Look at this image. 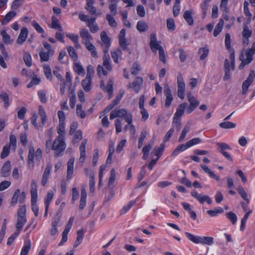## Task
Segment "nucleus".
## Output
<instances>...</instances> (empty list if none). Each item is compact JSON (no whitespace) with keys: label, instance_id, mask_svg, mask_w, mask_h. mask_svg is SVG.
<instances>
[{"label":"nucleus","instance_id":"obj_64","mask_svg":"<svg viewBox=\"0 0 255 255\" xmlns=\"http://www.w3.org/2000/svg\"><path fill=\"white\" fill-rule=\"evenodd\" d=\"M9 146H8L7 144L3 146L2 148V151L0 154V157L2 159H4L6 158L9 153V149H10Z\"/></svg>","mask_w":255,"mask_h":255},{"label":"nucleus","instance_id":"obj_62","mask_svg":"<svg viewBox=\"0 0 255 255\" xmlns=\"http://www.w3.org/2000/svg\"><path fill=\"white\" fill-rule=\"evenodd\" d=\"M164 148L163 144H161L159 147H155L154 150H155V155L157 156V158L159 159L161 155Z\"/></svg>","mask_w":255,"mask_h":255},{"label":"nucleus","instance_id":"obj_61","mask_svg":"<svg viewBox=\"0 0 255 255\" xmlns=\"http://www.w3.org/2000/svg\"><path fill=\"white\" fill-rule=\"evenodd\" d=\"M83 138L82 131L81 130H77L74 134L73 142L74 143L78 142Z\"/></svg>","mask_w":255,"mask_h":255},{"label":"nucleus","instance_id":"obj_46","mask_svg":"<svg viewBox=\"0 0 255 255\" xmlns=\"http://www.w3.org/2000/svg\"><path fill=\"white\" fill-rule=\"evenodd\" d=\"M224 210L221 207H218L215 210H210L207 211V213L211 217L217 216L219 214L223 213Z\"/></svg>","mask_w":255,"mask_h":255},{"label":"nucleus","instance_id":"obj_42","mask_svg":"<svg viewBox=\"0 0 255 255\" xmlns=\"http://www.w3.org/2000/svg\"><path fill=\"white\" fill-rule=\"evenodd\" d=\"M209 49L207 47L200 48L198 50V53L200 54V59L204 60L209 54Z\"/></svg>","mask_w":255,"mask_h":255},{"label":"nucleus","instance_id":"obj_20","mask_svg":"<svg viewBox=\"0 0 255 255\" xmlns=\"http://www.w3.org/2000/svg\"><path fill=\"white\" fill-rule=\"evenodd\" d=\"M225 75L223 78L224 80H228L231 78V70H232L231 65L228 59H226L224 62Z\"/></svg>","mask_w":255,"mask_h":255},{"label":"nucleus","instance_id":"obj_57","mask_svg":"<svg viewBox=\"0 0 255 255\" xmlns=\"http://www.w3.org/2000/svg\"><path fill=\"white\" fill-rule=\"evenodd\" d=\"M74 71L79 75H84L85 74V70L82 66L79 63L75 64L74 67Z\"/></svg>","mask_w":255,"mask_h":255},{"label":"nucleus","instance_id":"obj_39","mask_svg":"<svg viewBox=\"0 0 255 255\" xmlns=\"http://www.w3.org/2000/svg\"><path fill=\"white\" fill-rule=\"evenodd\" d=\"M189 147L187 145V143L185 144H182L178 145L173 151L172 153V156H176L180 151H183L186 149L188 148Z\"/></svg>","mask_w":255,"mask_h":255},{"label":"nucleus","instance_id":"obj_56","mask_svg":"<svg viewBox=\"0 0 255 255\" xmlns=\"http://www.w3.org/2000/svg\"><path fill=\"white\" fill-rule=\"evenodd\" d=\"M23 60L28 67L32 65V59L31 55L28 52H24L23 55Z\"/></svg>","mask_w":255,"mask_h":255},{"label":"nucleus","instance_id":"obj_5","mask_svg":"<svg viewBox=\"0 0 255 255\" xmlns=\"http://www.w3.org/2000/svg\"><path fill=\"white\" fill-rule=\"evenodd\" d=\"M65 148L66 144L63 138H61V136H58L54 140L52 146V149L55 152V156L56 157L60 156Z\"/></svg>","mask_w":255,"mask_h":255},{"label":"nucleus","instance_id":"obj_6","mask_svg":"<svg viewBox=\"0 0 255 255\" xmlns=\"http://www.w3.org/2000/svg\"><path fill=\"white\" fill-rule=\"evenodd\" d=\"M101 42H99L103 47V52L105 54L108 52L109 49L111 46V39L107 35V32L105 31L101 33Z\"/></svg>","mask_w":255,"mask_h":255},{"label":"nucleus","instance_id":"obj_18","mask_svg":"<svg viewBox=\"0 0 255 255\" xmlns=\"http://www.w3.org/2000/svg\"><path fill=\"white\" fill-rule=\"evenodd\" d=\"M87 143V140L84 139L80 146V157L79 158V161L83 163L85 160L86 158V145Z\"/></svg>","mask_w":255,"mask_h":255},{"label":"nucleus","instance_id":"obj_60","mask_svg":"<svg viewBox=\"0 0 255 255\" xmlns=\"http://www.w3.org/2000/svg\"><path fill=\"white\" fill-rule=\"evenodd\" d=\"M238 192L241 195V196L247 202L248 204L250 202L249 199L248 198L247 193L242 186H240L238 189Z\"/></svg>","mask_w":255,"mask_h":255},{"label":"nucleus","instance_id":"obj_35","mask_svg":"<svg viewBox=\"0 0 255 255\" xmlns=\"http://www.w3.org/2000/svg\"><path fill=\"white\" fill-rule=\"evenodd\" d=\"M85 45L87 50L91 52V54L93 57L97 58L98 57L96 48L95 46L91 42L88 43Z\"/></svg>","mask_w":255,"mask_h":255},{"label":"nucleus","instance_id":"obj_24","mask_svg":"<svg viewBox=\"0 0 255 255\" xmlns=\"http://www.w3.org/2000/svg\"><path fill=\"white\" fill-rule=\"evenodd\" d=\"M51 19L52 23L50 27L53 29H58L60 31H63L62 27L59 20L55 16H52Z\"/></svg>","mask_w":255,"mask_h":255},{"label":"nucleus","instance_id":"obj_2","mask_svg":"<svg viewBox=\"0 0 255 255\" xmlns=\"http://www.w3.org/2000/svg\"><path fill=\"white\" fill-rule=\"evenodd\" d=\"M185 234L188 240L195 244H202L211 246L214 243L213 237L195 236L188 232H185Z\"/></svg>","mask_w":255,"mask_h":255},{"label":"nucleus","instance_id":"obj_14","mask_svg":"<svg viewBox=\"0 0 255 255\" xmlns=\"http://www.w3.org/2000/svg\"><path fill=\"white\" fill-rule=\"evenodd\" d=\"M80 35L82 39V43L85 45L91 42L93 40L92 36L89 33L86 28L81 29L80 31Z\"/></svg>","mask_w":255,"mask_h":255},{"label":"nucleus","instance_id":"obj_49","mask_svg":"<svg viewBox=\"0 0 255 255\" xmlns=\"http://www.w3.org/2000/svg\"><path fill=\"white\" fill-rule=\"evenodd\" d=\"M76 114L78 117L82 119L85 118L86 113L85 111L83 110L82 105L78 104L77 105Z\"/></svg>","mask_w":255,"mask_h":255},{"label":"nucleus","instance_id":"obj_38","mask_svg":"<svg viewBox=\"0 0 255 255\" xmlns=\"http://www.w3.org/2000/svg\"><path fill=\"white\" fill-rule=\"evenodd\" d=\"M178 90H185V84L182 75L180 73L177 75Z\"/></svg>","mask_w":255,"mask_h":255},{"label":"nucleus","instance_id":"obj_52","mask_svg":"<svg viewBox=\"0 0 255 255\" xmlns=\"http://www.w3.org/2000/svg\"><path fill=\"white\" fill-rule=\"evenodd\" d=\"M37 199H31L32 210L36 217H37L39 214V207L36 204Z\"/></svg>","mask_w":255,"mask_h":255},{"label":"nucleus","instance_id":"obj_13","mask_svg":"<svg viewBox=\"0 0 255 255\" xmlns=\"http://www.w3.org/2000/svg\"><path fill=\"white\" fill-rule=\"evenodd\" d=\"M255 78V73L254 71H251L247 79L245 80L242 85V94L246 95L248 91V89L253 81V79Z\"/></svg>","mask_w":255,"mask_h":255},{"label":"nucleus","instance_id":"obj_40","mask_svg":"<svg viewBox=\"0 0 255 255\" xmlns=\"http://www.w3.org/2000/svg\"><path fill=\"white\" fill-rule=\"evenodd\" d=\"M122 52L120 49H117L114 51L111 52L112 57L114 61L116 63H118V59L122 57Z\"/></svg>","mask_w":255,"mask_h":255},{"label":"nucleus","instance_id":"obj_27","mask_svg":"<svg viewBox=\"0 0 255 255\" xmlns=\"http://www.w3.org/2000/svg\"><path fill=\"white\" fill-rule=\"evenodd\" d=\"M16 15V12L14 11H9L3 18L1 24L5 25L8 23Z\"/></svg>","mask_w":255,"mask_h":255},{"label":"nucleus","instance_id":"obj_41","mask_svg":"<svg viewBox=\"0 0 255 255\" xmlns=\"http://www.w3.org/2000/svg\"><path fill=\"white\" fill-rule=\"evenodd\" d=\"M89 186H90V191L91 193H94L95 192V176L93 172H91L89 174Z\"/></svg>","mask_w":255,"mask_h":255},{"label":"nucleus","instance_id":"obj_3","mask_svg":"<svg viewBox=\"0 0 255 255\" xmlns=\"http://www.w3.org/2000/svg\"><path fill=\"white\" fill-rule=\"evenodd\" d=\"M254 54H255V42L253 43L251 48L246 50L245 52L246 58H244L243 55L240 56V60L242 62L239 66V69L242 70L246 65L250 64L253 61Z\"/></svg>","mask_w":255,"mask_h":255},{"label":"nucleus","instance_id":"obj_17","mask_svg":"<svg viewBox=\"0 0 255 255\" xmlns=\"http://www.w3.org/2000/svg\"><path fill=\"white\" fill-rule=\"evenodd\" d=\"M74 162V158H71L68 161L67 171V178L68 180L71 179L73 176Z\"/></svg>","mask_w":255,"mask_h":255},{"label":"nucleus","instance_id":"obj_22","mask_svg":"<svg viewBox=\"0 0 255 255\" xmlns=\"http://www.w3.org/2000/svg\"><path fill=\"white\" fill-rule=\"evenodd\" d=\"M187 106L188 104L187 103H184L179 105L174 115L173 118L180 119V118L183 115L185 110L187 108Z\"/></svg>","mask_w":255,"mask_h":255},{"label":"nucleus","instance_id":"obj_51","mask_svg":"<svg viewBox=\"0 0 255 255\" xmlns=\"http://www.w3.org/2000/svg\"><path fill=\"white\" fill-rule=\"evenodd\" d=\"M227 218L231 222L233 225H235L237 221V215L232 212H229L226 214Z\"/></svg>","mask_w":255,"mask_h":255},{"label":"nucleus","instance_id":"obj_63","mask_svg":"<svg viewBox=\"0 0 255 255\" xmlns=\"http://www.w3.org/2000/svg\"><path fill=\"white\" fill-rule=\"evenodd\" d=\"M118 2L111 3L109 7L111 13V15L115 16L117 14V5Z\"/></svg>","mask_w":255,"mask_h":255},{"label":"nucleus","instance_id":"obj_32","mask_svg":"<svg viewBox=\"0 0 255 255\" xmlns=\"http://www.w3.org/2000/svg\"><path fill=\"white\" fill-rule=\"evenodd\" d=\"M224 22L223 19L221 18L218 24L215 27V28L214 30V36L215 37L217 36L219 33L222 31L223 26H224Z\"/></svg>","mask_w":255,"mask_h":255},{"label":"nucleus","instance_id":"obj_55","mask_svg":"<svg viewBox=\"0 0 255 255\" xmlns=\"http://www.w3.org/2000/svg\"><path fill=\"white\" fill-rule=\"evenodd\" d=\"M106 19L108 20L109 24L111 26L115 27L117 26V22H116L113 15L110 14H107L106 15Z\"/></svg>","mask_w":255,"mask_h":255},{"label":"nucleus","instance_id":"obj_48","mask_svg":"<svg viewBox=\"0 0 255 255\" xmlns=\"http://www.w3.org/2000/svg\"><path fill=\"white\" fill-rule=\"evenodd\" d=\"M57 132L59 134L58 136H61V138H63L65 134V123H59Z\"/></svg>","mask_w":255,"mask_h":255},{"label":"nucleus","instance_id":"obj_11","mask_svg":"<svg viewBox=\"0 0 255 255\" xmlns=\"http://www.w3.org/2000/svg\"><path fill=\"white\" fill-rule=\"evenodd\" d=\"M217 145L218 147L219 151L228 160L230 161L233 160L231 156L226 151V150H231V148L230 146L226 143L218 142Z\"/></svg>","mask_w":255,"mask_h":255},{"label":"nucleus","instance_id":"obj_1","mask_svg":"<svg viewBox=\"0 0 255 255\" xmlns=\"http://www.w3.org/2000/svg\"><path fill=\"white\" fill-rule=\"evenodd\" d=\"M103 66L99 65L97 68V74L100 76L102 74L107 76L109 72L113 70L111 63L110 57L108 54H105L103 57Z\"/></svg>","mask_w":255,"mask_h":255},{"label":"nucleus","instance_id":"obj_59","mask_svg":"<svg viewBox=\"0 0 255 255\" xmlns=\"http://www.w3.org/2000/svg\"><path fill=\"white\" fill-rule=\"evenodd\" d=\"M44 74L46 78L49 80H51L52 78L51 70L50 66L47 65H44L43 66Z\"/></svg>","mask_w":255,"mask_h":255},{"label":"nucleus","instance_id":"obj_43","mask_svg":"<svg viewBox=\"0 0 255 255\" xmlns=\"http://www.w3.org/2000/svg\"><path fill=\"white\" fill-rule=\"evenodd\" d=\"M252 210H249L241 220V224L240 226L241 231H243L245 230L246 222L249 218V215L252 213Z\"/></svg>","mask_w":255,"mask_h":255},{"label":"nucleus","instance_id":"obj_58","mask_svg":"<svg viewBox=\"0 0 255 255\" xmlns=\"http://www.w3.org/2000/svg\"><path fill=\"white\" fill-rule=\"evenodd\" d=\"M242 35L243 38H250L252 35V31L250 30L249 27L245 25L242 31Z\"/></svg>","mask_w":255,"mask_h":255},{"label":"nucleus","instance_id":"obj_12","mask_svg":"<svg viewBox=\"0 0 255 255\" xmlns=\"http://www.w3.org/2000/svg\"><path fill=\"white\" fill-rule=\"evenodd\" d=\"M116 113L117 117L124 118L125 121L129 125L131 124L132 122V115L131 114H128L127 110L124 109L114 110Z\"/></svg>","mask_w":255,"mask_h":255},{"label":"nucleus","instance_id":"obj_16","mask_svg":"<svg viewBox=\"0 0 255 255\" xmlns=\"http://www.w3.org/2000/svg\"><path fill=\"white\" fill-rule=\"evenodd\" d=\"M28 34V30L26 27H22L16 40L18 44H22L26 40Z\"/></svg>","mask_w":255,"mask_h":255},{"label":"nucleus","instance_id":"obj_30","mask_svg":"<svg viewBox=\"0 0 255 255\" xmlns=\"http://www.w3.org/2000/svg\"><path fill=\"white\" fill-rule=\"evenodd\" d=\"M91 84H92V78H90L88 77H86L82 81V85L84 89V90L86 92H89L90 91L91 88Z\"/></svg>","mask_w":255,"mask_h":255},{"label":"nucleus","instance_id":"obj_28","mask_svg":"<svg viewBox=\"0 0 255 255\" xmlns=\"http://www.w3.org/2000/svg\"><path fill=\"white\" fill-rule=\"evenodd\" d=\"M31 243L30 240H27L24 242V245L22 247L20 255H27L30 249Z\"/></svg>","mask_w":255,"mask_h":255},{"label":"nucleus","instance_id":"obj_21","mask_svg":"<svg viewBox=\"0 0 255 255\" xmlns=\"http://www.w3.org/2000/svg\"><path fill=\"white\" fill-rule=\"evenodd\" d=\"M81 194L79 209L82 210L86 206L87 201V192L85 188H82Z\"/></svg>","mask_w":255,"mask_h":255},{"label":"nucleus","instance_id":"obj_44","mask_svg":"<svg viewBox=\"0 0 255 255\" xmlns=\"http://www.w3.org/2000/svg\"><path fill=\"white\" fill-rule=\"evenodd\" d=\"M67 49L70 57L74 61H76L78 59V55L75 49L72 46H67Z\"/></svg>","mask_w":255,"mask_h":255},{"label":"nucleus","instance_id":"obj_26","mask_svg":"<svg viewBox=\"0 0 255 255\" xmlns=\"http://www.w3.org/2000/svg\"><path fill=\"white\" fill-rule=\"evenodd\" d=\"M37 185L35 180H32L31 183L30 194L31 199H37Z\"/></svg>","mask_w":255,"mask_h":255},{"label":"nucleus","instance_id":"obj_36","mask_svg":"<svg viewBox=\"0 0 255 255\" xmlns=\"http://www.w3.org/2000/svg\"><path fill=\"white\" fill-rule=\"evenodd\" d=\"M183 16L189 25H192L194 24V20L190 11L188 10H186L184 13Z\"/></svg>","mask_w":255,"mask_h":255},{"label":"nucleus","instance_id":"obj_4","mask_svg":"<svg viewBox=\"0 0 255 255\" xmlns=\"http://www.w3.org/2000/svg\"><path fill=\"white\" fill-rule=\"evenodd\" d=\"M42 150L38 148L35 152L33 146H30L29 147V151L28 155V164L29 167L34 166V158L35 157L36 160L40 161L42 158Z\"/></svg>","mask_w":255,"mask_h":255},{"label":"nucleus","instance_id":"obj_54","mask_svg":"<svg viewBox=\"0 0 255 255\" xmlns=\"http://www.w3.org/2000/svg\"><path fill=\"white\" fill-rule=\"evenodd\" d=\"M8 146H9L13 150H15L16 146V136L12 134L9 136V143Z\"/></svg>","mask_w":255,"mask_h":255},{"label":"nucleus","instance_id":"obj_53","mask_svg":"<svg viewBox=\"0 0 255 255\" xmlns=\"http://www.w3.org/2000/svg\"><path fill=\"white\" fill-rule=\"evenodd\" d=\"M39 54L42 62L49 61L50 56L52 55L49 53L48 52H46L42 51H40Z\"/></svg>","mask_w":255,"mask_h":255},{"label":"nucleus","instance_id":"obj_37","mask_svg":"<svg viewBox=\"0 0 255 255\" xmlns=\"http://www.w3.org/2000/svg\"><path fill=\"white\" fill-rule=\"evenodd\" d=\"M0 35L2 36L3 41L6 44H10L13 40L10 38V36L7 33L5 30H3L0 32Z\"/></svg>","mask_w":255,"mask_h":255},{"label":"nucleus","instance_id":"obj_7","mask_svg":"<svg viewBox=\"0 0 255 255\" xmlns=\"http://www.w3.org/2000/svg\"><path fill=\"white\" fill-rule=\"evenodd\" d=\"M25 199V194L24 192L20 193V190L17 189L14 192L11 200V205L14 206L18 200L19 203H22Z\"/></svg>","mask_w":255,"mask_h":255},{"label":"nucleus","instance_id":"obj_29","mask_svg":"<svg viewBox=\"0 0 255 255\" xmlns=\"http://www.w3.org/2000/svg\"><path fill=\"white\" fill-rule=\"evenodd\" d=\"M137 30L140 32L146 31L148 29V26L144 20L138 21L136 25Z\"/></svg>","mask_w":255,"mask_h":255},{"label":"nucleus","instance_id":"obj_9","mask_svg":"<svg viewBox=\"0 0 255 255\" xmlns=\"http://www.w3.org/2000/svg\"><path fill=\"white\" fill-rule=\"evenodd\" d=\"M191 194L202 204H204L205 202L208 204H211L212 202L211 198L209 196L199 194L196 190L192 191Z\"/></svg>","mask_w":255,"mask_h":255},{"label":"nucleus","instance_id":"obj_47","mask_svg":"<svg viewBox=\"0 0 255 255\" xmlns=\"http://www.w3.org/2000/svg\"><path fill=\"white\" fill-rule=\"evenodd\" d=\"M147 134V132L146 131V130H144V129L142 130V131H141V134L140 135V137H139V138L138 141V148H140L142 147V146L143 145V141L146 137Z\"/></svg>","mask_w":255,"mask_h":255},{"label":"nucleus","instance_id":"obj_45","mask_svg":"<svg viewBox=\"0 0 255 255\" xmlns=\"http://www.w3.org/2000/svg\"><path fill=\"white\" fill-rule=\"evenodd\" d=\"M39 114L41 117L42 125L43 126L47 120V116L44 108L41 106H39Z\"/></svg>","mask_w":255,"mask_h":255},{"label":"nucleus","instance_id":"obj_31","mask_svg":"<svg viewBox=\"0 0 255 255\" xmlns=\"http://www.w3.org/2000/svg\"><path fill=\"white\" fill-rule=\"evenodd\" d=\"M200 166L202 169L204 171V172L208 173L211 177L216 180L217 181H220V177L217 175H216L213 171H212L207 165H201Z\"/></svg>","mask_w":255,"mask_h":255},{"label":"nucleus","instance_id":"obj_25","mask_svg":"<svg viewBox=\"0 0 255 255\" xmlns=\"http://www.w3.org/2000/svg\"><path fill=\"white\" fill-rule=\"evenodd\" d=\"M27 220L26 217H17V222L16 224V228L17 233L19 234L23 227L26 223Z\"/></svg>","mask_w":255,"mask_h":255},{"label":"nucleus","instance_id":"obj_10","mask_svg":"<svg viewBox=\"0 0 255 255\" xmlns=\"http://www.w3.org/2000/svg\"><path fill=\"white\" fill-rule=\"evenodd\" d=\"M149 46L153 52H156L157 50L160 51V49H163L162 46L160 45V42L157 41L155 34H151L150 35Z\"/></svg>","mask_w":255,"mask_h":255},{"label":"nucleus","instance_id":"obj_23","mask_svg":"<svg viewBox=\"0 0 255 255\" xmlns=\"http://www.w3.org/2000/svg\"><path fill=\"white\" fill-rule=\"evenodd\" d=\"M95 2V0H87L86 6L85 8L92 15H96L97 9L93 6Z\"/></svg>","mask_w":255,"mask_h":255},{"label":"nucleus","instance_id":"obj_33","mask_svg":"<svg viewBox=\"0 0 255 255\" xmlns=\"http://www.w3.org/2000/svg\"><path fill=\"white\" fill-rule=\"evenodd\" d=\"M103 90L107 92L109 94V99H111L113 94V82L112 80H110L108 85L104 87Z\"/></svg>","mask_w":255,"mask_h":255},{"label":"nucleus","instance_id":"obj_15","mask_svg":"<svg viewBox=\"0 0 255 255\" xmlns=\"http://www.w3.org/2000/svg\"><path fill=\"white\" fill-rule=\"evenodd\" d=\"M52 168V166L50 163L47 164L46 167L44 171L41 180V184L43 186H45L47 183Z\"/></svg>","mask_w":255,"mask_h":255},{"label":"nucleus","instance_id":"obj_8","mask_svg":"<svg viewBox=\"0 0 255 255\" xmlns=\"http://www.w3.org/2000/svg\"><path fill=\"white\" fill-rule=\"evenodd\" d=\"M142 83V78L141 77H136L132 83H129L127 87L129 89H133L136 93H138L141 89Z\"/></svg>","mask_w":255,"mask_h":255},{"label":"nucleus","instance_id":"obj_34","mask_svg":"<svg viewBox=\"0 0 255 255\" xmlns=\"http://www.w3.org/2000/svg\"><path fill=\"white\" fill-rule=\"evenodd\" d=\"M10 170V162L9 161H7L3 164L1 168V174L3 176L6 177L8 175L9 172Z\"/></svg>","mask_w":255,"mask_h":255},{"label":"nucleus","instance_id":"obj_50","mask_svg":"<svg viewBox=\"0 0 255 255\" xmlns=\"http://www.w3.org/2000/svg\"><path fill=\"white\" fill-rule=\"evenodd\" d=\"M219 126L221 128L225 129L233 128L236 127V124L230 122H222L220 124Z\"/></svg>","mask_w":255,"mask_h":255},{"label":"nucleus","instance_id":"obj_19","mask_svg":"<svg viewBox=\"0 0 255 255\" xmlns=\"http://www.w3.org/2000/svg\"><path fill=\"white\" fill-rule=\"evenodd\" d=\"M96 18L92 17L89 19L87 23V26L90 29V31L93 33H97L99 30V27L96 22Z\"/></svg>","mask_w":255,"mask_h":255}]
</instances>
